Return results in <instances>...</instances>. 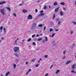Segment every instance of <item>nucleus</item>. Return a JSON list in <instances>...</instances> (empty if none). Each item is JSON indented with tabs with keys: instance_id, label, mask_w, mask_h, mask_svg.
Listing matches in <instances>:
<instances>
[{
	"instance_id": "f257e3e1",
	"label": "nucleus",
	"mask_w": 76,
	"mask_h": 76,
	"mask_svg": "<svg viewBox=\"0 0 76 76\" xmlns=\"http://www.w3.org/2000/svg\"><path fill=\"white\" fill-rule=\"evenodd\" d=\"M19 50V47H15L13 49V50L15 53L18 52Z\"/></svg>"
},
{
	"instance_id": "f03ea898",
	"label": "nucleus",
	"mask_w": 76,
	"mask_h": 76,
	"mask_svg": "<svg viewBox=\"0 0 76 76\" xmlns=\"http://www.w3.org/2000/svg\"><path fill=\"white\" fill-rule=\"evenodd\" d=\"M0 11L1 13L4 16L5 15V10L4 9H1Z\"/></svg>"
},
{
	"instance_id": "7ed1b4c3",
	"label": "nucleus",
	"mask_w": 76,
	"mask_h": 76,
	"mask_svg": "<svg viewBox=\"0 0 76 76\" xmlns=\"http://www.w3.org/2000/svg\"><path fill=\"white\" fill-rule=\"evenodd\" d=\"M27 19H32V16L31 15H29L27 17Z\"/></svg>"
},
{
	"instance_id": "20e7f679",
	"label": "nucleus",
	"mask_w": 76,
	"mask_h": 76,
	"mask_svg": "<svg viewBox=\"0 0 76 76\" xmlns=\"http://www.w3.org/2000/svg\"><path fill=\"white\" fill-rule=\"evenodd\" d=\"M59 8H60V7H58L56 9L54 10L55 12H58Z\"/></svg>"
},
{
	"instance_id": "39448f33",
	"label": "nucleus",
	"mask_w": 76,
	"mask_h": 76,
	"mask_svg": "<svg viewBox=\"0 0 76 76\" xmlns=\"http://www.w3.org/2000/svg\"><path fill=\"white\" fill-rule=\"evenodd\" d=\"M75 67H76V64H74L72 65V69L73 70H74L75 69Z\"/></svg>"
},
{
	"instance_id": "423d86ee",
	"label": "nucleus",
	"mask_w": 76,
	"mask_h": 76,
	"mask_svg": "<svg viewBox=\"0 0 76 76\" xmlns=\"http://www.w3.org/2000/svg\"><path fill=\"white\" fill-rule=\"evenodd\" d=\"M6 2L5 1H3L2 2H0V4L1 5H2L3 4H4V3H6Z\"/></svg>"
},
{
	"instance_id": "0eeeda50",
	"label": "nucleus",
	"mask_w": 76,
	"mask_h": 76,
	"mask_svg": "<svg viewBox=\"0 0 76 76\" xmlns=\"http://www.w3.org/2000/svg\"><path fill=\"white\" fill-rule=\"evenodd\" d=\"M27 12H28V11L25 9H23V13H25Z\"/></svg>"
},
{
	"instance_id": "6e6552de",
	"label": "nucleus",
	"mask_w": 76,
	"mask_h": 76,
	"mask_svg": "<svg viewBox=\"0 0 76 76\" xmlns=\"http://www.w3.org/2000/svg\"><path fill=\"white\" fill-rule=\"evenodd\" d=\"M70 62H71V61H68L65 63V64H69V63H70Z\"/></svg>"
},
{
	"instance_id": "1a4fd4ad",
	"label": "nucleus",
	"mask_w": 76,
	"mask_h": 76,
	"mask_svg": "<svg viewBox=\"0 0 76 76\" xmlns=\"http://www.w3.org/2000/svg\"><path fill=\"white\" fill-rule=\"evenodd\" d=\"M44 15V13H41L38 16H42Z\"/></svg>"
},
{
	"instance_id": "9d476101",
	"label": "nucleus",
	"mask_w": 76,
	"mask_h": 76,
	"mask_svg": "<svg viewBox=\"0 0 76 76\" xmlns=\"http://www.w3.org/2000/svg\"><path fill=\"white\" fill-rule=\"evenodd\" d=\"M36 27V24L34 23L33 24V28H35Z\"/></svg>"
},
{
	"instance_id": "9b49d317",
	"label": "nucleus",
	"mask_w": 76,
	"mask_h": 76,
	"mask_svg": "<svg viewBox=\"0 0 76 76\" xmlns=\"http://www.w3.org/2000/svg\"><path fill=\"white\" fill-rule=\"evenodd\" d=\"M14 55H15V56H16V57L18 58H19V56H18V54H16V53H15Z\"/></svg>"
},
{
	"instance_id": "f8f14e48",
	"label": "nucleus",
	"mask_w": 76,
	"mask_h": 76,
	"mask_svg": "<svg viewBox=\"0 0 76 76\" xmlns=\"http://www.w3.org/2000/svg\"><path fill=\"white\" fill-rule=\"evenodd\" d=\"M6 8H7V10H9V12H10V11H11L10 8L8 7H7Z\"/></svg>"
},
{
	"instance_id": "ddd939ff",
	"label": "nucleus",
	"mask_w": 76,
	"mask_h": 76,
	"mask_svg": "<svg viewBox=\"0 0 76 76\" xmlns=\"http://www.w3.org/2000/svg\"><path fill=\"white\" fill-rule=\"evenodd\" d=\"M54 6H57V2H55L53 4Z\"/></svg>"
},
{
	"instance_id": "4468645a",
	"label": "nucleus",
	"mask_w": 76,
	"mask_h": 76,
	"mask_svg": "<svg viewBox=\"0 0 76 76\" xmlns=\"http://www.w3.org/2000/svg\"><path fill=\"white\" fill-rule=\"evenodd\" d=\"M59 72H60V70H57L56 72V74H58V73H59Z\"/></svg>"
},
{
	"instance_id": "2eb2a0df",
	"label": "nucleus",
	"mask_w": 76,
	"mask_h": 76,
	"mask_svg": "<svg viewBox=\"0 0 76 76\" xmlns=\"http://www.w3.org/2000/svg\"><path fill=\"white\" fill-rule=\"evenodd\" d=\"M60 13L61 16H63V12H62V11H61L60 12Z\"/></svg>"
},
{
	"instance_id": "dca6fc26",
	"label": "nucleus",
	"mask_w": 76,
	"mask_h": 76,
	"mask_svg": "<svg viewBox=\"0 0 76 76\" xmlns=\"http://www.w3.org/2000/svg\"><path fill=\"white\" fill-rule=\"evenodd\" d=\"M9 74H10V72H8L7 73H6L5 75V76H8V75H9Z\"/></svg>"
},
{
	"instance_id": "f3484780",
	"label": "nucleus",
	"mask_w": 76,
	"mask_h": 76,
	"mask_svg": "<svg viewBox=\"0 0 76 76\" xmlns=\"http://www.w3.org/2000/svg\"><path fill=\"white\" fill-rule=\"evenodd\" d=\"M13 66L14 67V69H15V68H16V65L15 64H14Z\"/></svg>"
},
{
	"instance_id": "a211bd4d",
	"label": "nucleus",
	"mask_w": 76,
	"mask_h": 76,
	"mask_svg": "<svg viewBox=\"0 0 76 76\" xmlns=\"http://www.w3.org/2000/svg\"><path fill=\"white\" fill-rule=\"evenodd\" d=\"M61 4L64 5L65 4V3H64V2H62L61 3Z\"/></svg>"
},
{
	"instance_id": "6ab92c4d",
	"label": "nucleus",
	"mask_w": 76,
	"mask_h": 76,
	"mask_svg": "<svg viewBox=\"0 0 76 76\" xmlns=\"http://www.w3.org/2000/svg\"><path fill=\"white\" fill-rule=\"evenodd\" d=\"M71 73H76V71H74L73 70H72L71 71Z\"/></svg>"
},
{
	"instance_id": "aec40b11",
	"label": "nucleus",
	"mask_w": 76,
	"mask_h": 76,
	"mask_svg": "<svg viewBox=\"0 0 76 76\" xmlns=\"http://www.w3.org/2000/svg\"><path fill=\"white\" fill-rule=\"evenodd\" d=\"M31 41V38L28 39L27 40L28 42H29V41Z\"/></svg>"
},
{
	"instance_id": "412c9836",
	"label": "nucleus",
	"mask_w": 76,
	"mask_h": 76,
	"mask_svg": "<svg viewBox=\"0 0 76 76\" xmlns=\"http://www.w3.org/2000/svg\"><path fill=\"white\" fill-rule=\"evenodd\" d=\"M16 42H17V40H16L15 41V42L14 43V44L15 45H17V43H16Z\"/></svg>"
},
{
	"instance_id": "4be33fe9",
	"label": "nucleus",
	"mask_w": 76,
	"mask_h": 76,
	"mask_svg": "<svg viewBox=\"0 0 76 76\" xmlns=\"http://www.w3.org/2000/svg\"><path fill=\"white\" fill-rule=\"evenodd\" d=\"M35 66L36 67H38L39 66V64H36L35 65Z\"/></svg>"
},
{
	"instance_id": "5701e85b",
	"label": "nucleus",
	"mask_w": 76,
	"mask_h": 76,
	"mask_svg": "<svg viewBox=\"0 0 76 76\" xmlns=\"http://www.w3.org/2000/svg\"><path fill=\"white\" fill-rule=\"evenodd\" d=\"M43 26V25L42 24H41L39 26V27H42Z\"/></svg>"
},
{
	"instance_id": "b1692460",
	"label": "nucleus",
	"mask_w": 76,
	"mask_h": 76,
	"mask_svg": "<svg viewBox=\"0 0 76 76\" xmlns=\"http://www.w3.org/2000/svg\"><path fill=\"white\" fill-rule=\"evenodd\" d=\"M33 45H34V46H35V45H36V44H35V42H33Z\"/></svg>"
},
{
	"instance_id": "393cba45",
	"label": "nucleus",
	"mask_w": 76,
	"mask_h": 76,
	"mask_svg": "<svg viewBox=\"0 0 76 76\" xmlns=\"http://www.w3.org/2000/svg\"><path fill=\"white\" fill-rule=\"evenodd\" d=\"M55 33H53L52 34V38H53V37H54V35H55Z\"/></svg>"
},
{
	"instance_id": "a878e982",
	"label": "nucleus",
	"mask_w": 76,
	"mask_h": 76,
	"mask_svg": "<svg viewBox=\"0 0 76 76\" xmlns=\"http://www.w3.org/2000/svg\"><path fill=\"white\" fill-rule=\"evenodd\" d=\"M45 41H48V39H47V37H45Z\"/></svg>"
},
{
	"instance_id": "bb28decb",
	"label": "nucleus",
	"mask_w": 76,
	"mask_h": 76,
	"mask_svg": "<svg viewBox=\"0 0 76 76\" xmlns=\"http://www.w3.org/2000/svg\"><path fill=\"white\" fill-rule=\"evenodd\" d=\"M53 31V28H50V32H51V31Z\"/></svg>"
},
{
	"instance_id": "cd10ccee",
	"label": "nucleus",
	"mask_w": 76,
	"mask_h": 76,
	"mask_svg": "<svg viewBox=\"0 0 76 76\" xmlns=\"http://www.w3.org/2000/svg\"><path fill=\"white\" fill-rule=\"evenodd\" d=\"M0 29H1V31H2V30H3V26L0 27Z\"/></svg>"
},
{
	"instance_id": "c85d7f7f",
	"label": "nucleus",
	"mask_w": 76,
	"mask_h": 76,
	"mask_svg": "<svg viewBox=\"0 0 76 76\" xmlns=\"http://www.w3.org/2000/svg\"><path fill=\"white\" fill-rule=\"evenodd\" d=\"M42 40V38H39L38 39L37 41H39Z\"/></svg>"
},
{
	"instance_id": "c756f323",
	"label": "nucleus",
	"mask_w": 76,
	"mask_h": 76,
	"mask_svg": "<svg viewBox=\"0 0 76 76\" xmlns=\"http://www.w3.org/2000/svg\"><path fill=\"white\" fill-rule=\"evenodd\" d=\"M13 16H14L15 17H16V14L15 13H13Z\"/></svg>"
},
{
	"instance_id": "7c9ffc66",
	"label": "nucleus",
	"mask_w": 76,
	"mask_h": 76,
	"mask_svg": "<svg viewBox=\"0 0 76 76\" xmlns=\"http://www.w3.org/2000/svg\"><path fill=\"white\" fill-rule=\"evenodd\" d=\"M66 50H65V51H64L63 52V53L64 54H66Z\"/></svg>"
},
{
	"instance_id": "2f4dec72",
	"label": "nucleus",
	"mask_w": 76,
	"mask_h": 76,
	"mask_svg": "<svg viewBox=\"0 0 76 76\" xmlns=\"http://www.w3.org/2000/svg\"><path fill=\"white\" fill-rule=\"evenodd\" d=\"M4 31L5 32H6V28H4Z\"/></svg>"
},
{
	"instance_id": "473e14b6",
	"label": "nucleus",
	"mask_w": 76,
	"mask_h": 76,
	"mask_svg": "<svg viewBox=\"0 0 76 76\" xmlns=\"http://www.w3.org/2000/svg\"><path fill=\"white\" fill-rule=\"evenodd\" d=\"M35 37V34H34L32 35V38H34V37Z\"/></svg>"
},
{
	"instance_id": "72a5a7b5",
	"label": "nucleus",
	"mask_w": 76,
	"mask_h": 76,
	"mask_svg": "<svg viewBox=\"0 0 76 76\" xmlns=\"http://www.w3.org/2000/svg\"><path fill=\"white\" fill-rule=\"evenodd\" d=\"M35 12L36 13H37V12H38V10H37V9H36L35 10Z\"/></svg>"
},
{
	"instance_id": "f704fd0d",
	"label": "nucleus",
	"mask_w": 76,
	"mask_h": 76,
	"mask_svg": "<svg viewBox=\"0 0 76 76\" xmlns=\"http://www.w3.org/2000/svg\"><path fill=\"white\" fill-rule=\"evenodd\" d=\"M28 73H29V72H28V71H27L26 74V75H28Z\"/></svg>"
},
{
	"instance_id": "c9c22d12",
	"label": "nucleus",
	"mask_w": 76,
	"mask_h": 76,
	"mask_svg": "<svg viewBox=\"0 0 76 76\" xmlns=\"http://www.w3.org/2000/svg\"><path fill=\"white\" fill-rule=\"evenodd\" d=\"M56 17V15H55V14H53V19H54Z\"/></svg>"
},
{
	"instance_id": "e433bc0d",
	"label": "nucleus",
	"mask_w": 76,
	"mask_h": 76,
	"mask_svg": "<svg viewBox=\"0 0 76 76\" xmlns=\"http://www.w3.org/2000/svg\"><path fill=\"white\" fill-rule=\"evenodd\" d=\"M53 66V65H52L50 67V69H52V67Z\"/></svg>"
},
{
	"instance_id": "4c0bfd02",
	"label": "nucleus",
	"mask_w": 76,
	"mask_h": 76,
	"mask_svg": "<svg viewBox=\"0 0 76 76\" xmlns=\"http://www.w3.org/2000/svg\"><path fill=\"white\" fill-rule=\"evenodd\" d=\"M35 59H34L32 60L31 61H32V62H33V61H35Z\"/></svg>"
},
{
	"instance_id": "58836bf2",
	"label": "nucleus",
	"mask_w": 76,
	"mask_h": 76,
	"mask_svg": "<svg viewBox=\"0 0 76 76\" xmlns=\"http://www.w3.org/2000/svg\"><path fill=\"white\" fill-rule=\"evenodd\" d=\"M73 23L74 25H76V23L75 22H73Z\"/></svg>"
},
{
	"instance_id": "ea45409f",
	"label": "nucleus",
	"mask_w": 76,
	"mask_h": 76,
	"mask_svg": "<svg viewBox=\"0 0 76 76\" xmlns=\"http://www.w3.org/2000/svg\"><path fill=\"white\" fill-rule=\"evenodd\" d=\"M47 7L46 6H45L44 7V9H46V8Z\"/></svg>"
},
{
	"instance_id": "a19ab883",
	"label": "nucleus",
	"mask_w": 76,
	"mask_h": 76,
	"mask_svg": "<svg viewBox=\"0 0 76 76\" xmlns=\"http://www.w3.org/2000/svg\"><path fill=\"white\" fill-rule=\"evenodd\" d=\"M45 29H46V27L44 26V31H45Z\"/></svg>"
},
{
	"instance_id": "79ce46f5",
	"label": "nucleus",
	"mask_w": 76,
	"mask_h": 76,
	"mask_svg": "<svg viewBox=\"0 0 76 76\" xmlns=\"http://www.w3.org/2000/svg\"><path fill=\"white\" fill-rule=\"evenodd\" d=\"M30 71H31V69H30L28 70V72H29Z\"/></svg>"
},
{
	"instance_id": "37998d69",
	"label": "nucleus",
	"mask_w": 76,
	"mask_h": 76,
	"mask_svg": "<svg viewBox=\"0 0 76 76\" xmlns=\"http://www.w3.org/2000/svg\"><path fill=\"white\" fill-rule=\"evenodd\" d=\"M48 57V55H45V58H47V57Z\"/></svg>"
},
{
	"instance_id": "c03bdc74",
	"label": "nucleus",
	"mask_w": 76,
	"mask_h": 76,
	"mask_svg": "<svg viewBox=\"0 0 76 76\" xmlns=\"http://www.w3.org/2000/svg\"><path fill=\"white\" fill-rule=\"evenodd\" d=\"M42 43H44L45 42V40H43L42 42Z\"/></svg>"
},
{
	"instance_id": "a18cd8bd",
	"label": "nucleus",
	"mask_w": 76,
	"mask_h": 76,
	"mask_svg": "<svg viewBox=\"0 0 76 76\" xmlns=\"http://www.w3.org/2000/svg\"><path fill=\"white\" fill-rule=\"evenodd\" d=\"M70 33H71V34H73V31H71L70 32Z\"/></svg>"
},
{
	"instance_id": "49530a36",
	"label": "nucleus",
	"mask_w": 76,
	"mask_h": 76,
	"mask_svg": "<svg viewBox=\"0 0 76 76\" xmlns=\"http://www.w3.org/2000/svg\"><path fill=\"white\" fill-rule=\"evenodd\" d=\"M39 2H40V0H39L37 1V3H39Z\"/></svg>"
},
{
	"instance_id": "de8ad7c7",
	"label": "nucleus",
	"mask_w": 76,
	"mask_h": 76,
	"mask_svg": "<svg viewBox=\"0 0 76 76\" xmlns=\"http://www.w3.org/2000/svg\"><path fill=\"white\" fill-rule=\"evenodd\" d=\"M66 58V56H64V57L63 58V59H64V58Z\"/></svg>"
},
{
	"instance_id": "09e8293b",
	"label": "nucleus",
	"mask_w": 76,
	"mask_h": 76,
	"mask_svg": "<svg viewBox=\"0 0 76 76\" xmlns=\"http://www.w3.org/2000/svg\"><path fill=\"white\" fill-rule=\"evenodd\" d=\"M48 76V73H47L45 75V76Z\"/></svg>"
},
{
	"instance_id": "8fccbe9b",
	"label": "nucleus",
	"mask_w": 76,
	"mask_h": 76,
	"mask_svg": "<svg viewBox=\"0 0 76 76\" xmlns=\"http://www.w3.org/2000/svg\"><path fill=\"white\" fill-rule=\"evenodd\" d=\"M60 23V21H59L58 23V25H59Z\"/></svg>"
},
{
	"instance_id": "3c124183",
	"label": "nucleus",
	"mask_w": 76,
	"mask_h": 76,
	"mask_svg": "<svg viewBox=\"0 0 76 76\" xmlns=\"http://www.w3.org/2000/svg\"><path fill=\"white\" fill-rule=\"evenodd\" d=\"M43 11L42 10V11H41L40 12V13H43Z\"/></svg>"
},
{
	"instance_id": "603ef678",
	"label": "nucleus",
	"mask_w": 76,
	"mask_h": 76,
	"mask_svg": "<svg viewBox=\"0 0 76 76\" xmlns=\"http://www.w3.org/2000/svg\"><path fill=\"white\" fill-rule=\"evenodd\" d=\"M40 60H39L38 62V63H40Z\"/></svg>"
},
{
	"instance_id": "864d4df0",
	"label": "nucleus",
	"mask_w": 76,
	"mask_h": 76,
	"mask_svg": "<svg viewBox=\"0 0 76 76\" xmlns=\"http://www.w3.org/2000/svg\"><path fill=\"white\" fill-rule=\"evenodd\" d=\"M28 62H26V64H28Z\"/></svg>"
},
{
	"instance_id": "5fc2aeb1",
	"label": "nucleus",
	"mask_w": 76,
	"mask_h": 76,
	"mask_svg": "<svg viewBox=\"0 0 76 76\" xmlns=\"http://www.w3.org/2000/svg\"><path fill=\"white\" fill-rule=\"evenodd\" d=\"M1 39H2V40H3L4 39V38H3V37H1Z\"/></svg>"
},
{
	"instance_id": "6e6d98bb",
	"label": "nucleus",
	"mask_w": 76,
	"mask_h": 76,
	"mask_svg": "<svg viewBox=\"0 0 76 76\" xmlns=\"http://www.w3.org/2000/svg\"><path fill=\"white\" fill-rule=\"evenodd\" d=\"M22 5H23V4H20V6H22Z\"/></svg>"
},
{
	"instance_id": "4d7b16f0",
	"label": "nucleus",
	"mask_w": 76,
	"mask_h": 76,
	"mask_svg": "<svg viewBox=\"0 0 76 76\" xmlns=\"http://www.w3.org/2000/svg\"><path fill=\"white\" fill-rule=\"evenodd\" d=\"M39 36V35L38 34H37L36 35V37H38Z\"/></svg>"
},
{
	"instance_id": "13d9d810",
	"label": "nucleus",
	"mask_w": 76,
	"mask_h": 76,
	"mask_svg": "<svg viewBox=\"0 0 76 76\" xmlns=\"http://www.w3.org/2000/svg\"><path fill=\"white\" fill-rule=\"evenodd\" d=\"M55 31H58V30L57 29V30H55Z\"/></svg>"
},
{
	"instance_id": "bf43d9fd",
	"label": "nucleus",
	"mask_w": 76,
	"mask_h": 76,
	"mask_svg": "<svg viewBox=\"0 0 76 76\" xmlns=\"http://www.w3.org/2000/svg\"><path fill=\"white\" fill-rule=\"evenodd\" d=\"M63 10H66V9H65L64 8Z\"/></svg>"
},
{
	"instance_id": "052dcab7",
	"label": "nucleus",
	"mask_w": 76,
	"mask_h": 76,
	"mask_svg": "<svg viewBox=\"0 0 76 76\" xmlns=\"http://www.w3.org/2000/svg\"><path fill=\"white\" fill-rule=\"evenodd\" d=\"M16 40H17V41H18V40H19V38H18Z\"/></svg>"
},
{
	"instance_id": "680f3d73",
	"label": "nucleus",
	"mask_w": 76,
	"mask_h": 76,
	"mask_svg": "<svg viewBox=\"0 0 76 76\" xmlns=\"http://www.w3.org/2000/svg\"><path fill=\"white\" fill-rule=\"evenodd\" d=\"M39 60H40V61H41V60H42V59L41 58H40Z\"/></svg>"
},
{
	"instance_id": "e2e57ef3",
	"label": "nucleus",
	"mask_w": 76,
	"mask_h": 76,
	"mask_svg": "<svg viewBox=\"0 0 76 76\" xmlns=\"http://www.w3.org/2000/svg\"><path fill=\"white\" fill-rule=\"evenodd\" d=\"M40 35H41V36H42V34H40Z\"/></svg>"
},
{
	"instance_id": "0e129e2a",
	"label": "nucleus",
	"mask_w": 76,
	"mask_h": 76,
	"mask_svg": "<svg viewBox=\"0 0 76 76\" xmlns=\"http://www.w3.org/2000/svg\"><path fill=\"white\" fill-rule=\"evenodd\" d=\"M22 42H23V41H24V40H22Z\"/></svg>"
},
{
	"instance_id": "69168bd1",
	"label": "nucleus",
	"mask_w": 76,
	"mask_h": 76,
	"mask_svg": "<svg viewBox=\"0 0 76 76\" xmlns=\"http://www.w3.org/2000/svg\"><path fill=\"white\" fill-rule=\"evenodd\" d=\"M50 37H52V36L50 35Z\"/></svg>"
},
{
	"instance_id": "338daca9",
	"label": "nucleus",
	"mask_w": 76,
	"mask_h": 76,
	"mask_svg": "<svg viewBox=\"0 0 76 76\" xmlns=\"http://www.w3.org/2000/svg\"><path fill=\"white\" fill-rule=\"evenodd\" d=\"M76 4V2L75 1V4Z\"/></svg>"
},
{
	"instance_id": "774afa93",
	"label": "nucleus",
	"mask_w": 76,
	"mask_h": 76,
	"mask_svg": "<svg viewBox=\"0 0 76 76\" xmlns=\"http://www.w3.org/2000/svg\"><path fill=\"white\" fill-rule=\"evenodd\" d=\"M1 42V40H0V42Z\"/></svg>"
}]
</instances>
